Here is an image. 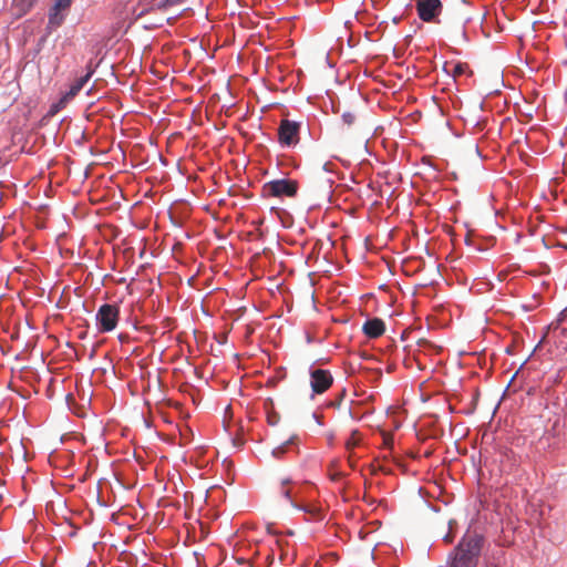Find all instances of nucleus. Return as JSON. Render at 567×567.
Segmentation results:
<instances>
[{
  "mask_svg": "<svg viewBox=\"0 0 567 567\" xmlns=\"http://www.w3.org/2000/svg\"><path fill=\"white\" fill-rule=\"evenodd\" d=\"M483 537L467 533L450 555L449 567H475L482 550Z\"/></svg>",
  "mask_w": 567,
  "mask_h": 567,
  "instance_id": "obj_1",
  "label": "nucleus"
},
{
  "mask_svg": "<svg viewBox=\"0 0 567 567\" xmlns=\"http://www.w3.org/2000/svg\"><path fill=\"white\" fill-rule=\"evenodd\" d=\"M120 319V308L117 305L104 303L95 315L97 330L101 333L113 331Z\"/></svg>",
  "mask_w": 567,
  "mask_h": 567,
  "instance_id": "obj_2",
  "label": "nucleus"
},
{
  "mask_svg": "<svg viewBox=\"0 0 567 567\" xmlns=\"http://www.w3.org/2000/svg\"><path fill=\"white\" fill-rule=\"evenodd\" d=\"M266 196L271 197H295L298 192V182L292 179H274L262 187Z\"/></svg>",
  "mask_w": 567,
  "mask_h": 567,
  "instance_id": "obj_3",
  "label": "nucleus"
},
{
  "mask_svg": "<svg viewBox=\"0 0 567 567\" xmlns=\"http://www.w3.org/2000/svg\"><path fill=\"white\" fill-rule=\"evenodd\" d=\"M300 124L282 120L278 128V138L281 145L290 146L299 142Z\"/></svg>",
  "mask_w": 567,
  "mask_h": 567,
  "instance_id": "obj_4",
  "label": "nucleus"
},
{
  "mask_svg": "<svg viewBox=\"0 0 567 567\" xmlns=\"http://www.w3.org/2000/svg\"><path fill=\"white\" fill-rule=\"evenodd\" d=\"M442 2L440 0H417L416 11L420 19L424 22H434L435 18L442 11Z\"/></svg>",
  "mask_w": 567,
  "mask_h": 567,
  "instance_id": "obj_5",
  "label": "nucleus"
},
{
  "mask_svg": "<svg viewBox=\"0 0 567 567\" xmlns=\"http://www.w3.org/2000/svg\"><path fill=\"white\" fill-rule=\"evenodd\" d=\"M311 389L316 394L324 393L333 383V378L328 370L316 369L310 373Z\"/></svg>",
  "mask_w": 567,
  "mask_h": 567,
  "instance_id": "obj_6",
  "label": "nucleus"
},
{
  "mask_svg": "<svg viewBox=\"0 0 567 567\" xmlns=\"http://www.w3.org/2000/svg\"><path fill=\"white\" fill-rule=\"evenodd\" d=\"M362 331L368 338L377 339L384 333L385 326L382 319L373 318L363 323Z\"/></svg>",
  "mask_w": 567,
  "mask_h": 567,
  "instance_id": "obj_7",
  "label": "nucleus"
},
{
  "mask_svg": "<svg viewBox=\"0 0 567 567\" xmlns=\"http://www.w3.org/2000/svg\"><path fill=\"white\" fill-rule=\"evenodd\" d=\"M64 9H56V6H53L49 12V21L48 29L55 30L58 29L64 21V14L62 13Z\"/></svg>",
  "mask_w": 567,
  "mask_h": 567,
  "instance_id": "obj_8",
  "label": "nucleus"
},
{
  "mask_svg": "<svg viewBox=\"0 0 567 567\" xmlns=\"http://www.w3.org/2000/svg\"><path fill=\"white\" fill-rule=\"evenodd\" d=\"M93 73H94V69L92 68V64L89 63L86 74L75 81V83L71 86L69 94L72 96L76 95L83 89V86L89 82V80L91 79Z\"/></svg>",
  "mask_w": 567,
  "mask_h": 567,
  "instance_id": "obj_9",
  "label": "nucleus"
},
{
  "mask_svg": "<svg viewBox=\"0 0 567 567\" xmlns=\"http://www.w3.org/2000/svg\"><path fill=\"white\" fill-rule=\"evenodd\" d=\"M296 439V436H291L279 446L272 449L271 455L276 458L282 457V455L289 450V447L295 444Z\"/></svg>",
  "mask_w": 567,
  "mask_h": 567,
  "instance_id": "obj_10",
  "label": "nucleus"
},
{
  "mask_svg": "<svg viewBox=\"0 0 567 567\" xmlns=\"http://www.w3.org/2000/svg\"><path fill=\"white\" fill-rule=\"evenodd\" d=\"M447 66H449V64L445 63L444 69L446 72L450 73V71L447 70ZM467 72H470V68L466 63H455V64H453V69L451 70V74L453 75L454 79L457 76H461Z\"/></svg>",
  "mask_w": 567,
  "mask_h": 567,
  "instance_id": "obj_11",
  "label": "nucleus"
},
{
  "mask_svg": "<svg viewBox=\"0 0 567 567\" xmlns=\"http://www.w3.org/2000/svg\"><path fill=\"white\" fill-rule=\"evenodd\" d=\"M361 441L360 433L358 431H352L350 437L346 441V449L349 452H352V450L359 445Z\"/></svg>",
  "mask_w": 567,
  "mask_h": 567,
  "instance_id": "obj_12",
  "label": "nucleus"
},
{
  "mask_svg": "<svg viewBox=\"0 0 567 567\" xmlns=\"http://www.w3.org/2000/svg\"><path fill=\"white\" fill-rule=\"evenodd\" d=\"M186 0H161L156 6L158 9H166L168 7L182 4Z\"/></svg>",
  "mask_w": 567,
  "mask_h": 567,
  "instance_id": "obj_13",
  "label": "nucleus"
},
{
  "mask_svg": "<svg viewBox=\"0 0 567 567\" xmlns=\"http://www.w3.org/2000/svg\"><path fill=\"white\" fill-rule=\"evenodd\" d=\"M37 0H17V6L23 11H29Z\"/></svg>",
  "mask_w": 567,
  "mask_h": 567,
  "instance_id": "obj_14",
  "label": "nucleus"
},
{
  "mask_svg": "<svg viewBox=\"0 0 567 567\" xmlns=\"http://www.w3.org/2000/svg\"><path fill=\"white\" fill-rule=\"evenodd\" d=\"M355 114L351 111H347L342 114V122L348 126H351L355 122Z\"/></svg>",
  "mask_w": 567,
  "mask_h": 567,
  "instance_id": "obj_15",
  "label": "nucleus"
},
{
  "mask_svg": "<svg viewBox=\"0 0 567 567\" xmlns=\"http://www.w3.org/2000/svg\"><path fill=\"white\" fill-rule=\"evenodd\" d=\"M291 482L289 480H284L281 482V494L288 498L291 503H292V498H291V489L290 488H287L286 485L290 484Z\"/></svg>",
  "mask_w": 567,
  "mask_h": 567,
  "instance_id": "obj_16",
  "label": "nucleus"
},
{
  "mask_svg": "<svg viewBox=\"0 0 567 567\" xmlns=\"http://www.w3.org/2000/svg\"><path fill=\"white\" fill-rule=\"evenodd\" d=\"M279 414L276 412H268L267 421L270 425H276L279 422Z\"/></svg>",
  "mask_w": 567,
  "mask_h": 567,
  "instance_id": "obj_17",
  "label": "nucleus"
},
{
  "mask_svg": "<svg viewBox=\"0 0 567 567\" xmlns=\"http://www.w3.org/2000/svg\"><path fill=\"white\" fill-rule=\"evenodd\" d=\"M72 3V0H56L54 6H56V9H64L68 10Z\"/></svg>",
  "mask_w": 567,
  "mask_h": 567,
  "instance_id": "obj_18",
  "label": "nucleus"
},
{
  "mask_svg": "<svg viewBox=\"0 0 567 567\" xmlns=\"http://www.w3.org/2000/svg\"><path fill=\"white\" fill-rule=\"evenodd\" d=\"M342 476H343V474L341 472H334L333 474H331V480L339 481L342 478Z\"/></svg>",
  "mask_w": 567,
  "mask_h": 567,
  "instance_id": "obj_19",
  "label": "nucleus"
},
{
  "mask_svg": "<svg viewBox=\"0 0 567 567\" xmlns=\"http://www.w3.org/2000/svg\"><path fill=\"white\" fill-rule=\"evenodd\" d=\"M392 444H393V439H392V436H389V435H388V436H385V437H384V445H385V446H388V447H391V446H392Z\"/></svg>",
  "mask_w": 567,
  "mask_h": 567,
  "instance_id": "obj_20",
  "label": "nucleus"
},
{
  "mask_svg": "<svg viewBox=\"0 0 567 567\" xmlns=\"http://www.w3.org/2000/svg\"><path fill=\"white\" fill-rule=\"evenodd\" d=\"M349 464H350V466L354 467V462L352 460V454L351 453L349 455Z\"/></svg>",
  "mask_w": 567,
  "mask_h": 567,
  "instance_id": "obj_21",
  "label": "nucleus"
},
{
  "mask_svg": "<svg viewBox=\"0 0 567 567\" xmlns=\"http://www.w3.org/2000/svg\"><path fill=\"white\" fill-rule=\"evenodd\" d=\"M420 343L427 344L429 342L426 340H421Z\"/></svg>",
  "mask_w": 567,
  "mask_h": 567,
  "instance_id": "obj_22",
  "label": "nucleus"
}]
</instances>
